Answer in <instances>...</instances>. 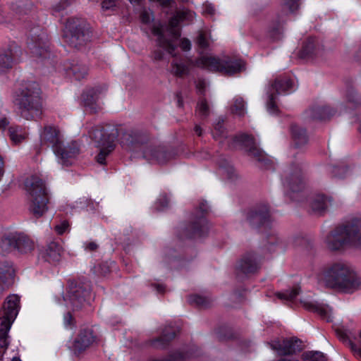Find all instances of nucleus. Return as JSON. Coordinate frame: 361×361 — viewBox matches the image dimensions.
I'll list each match as a JSON object with an SVG mask.
<instances>
[{"instance_id":"nucleus-1","label":"nucleus","mask_w":361,"mask_h":361,"mask_svg":"<svg viewBox=\"0 0 361 361\" xmlns=\"http://www.w3.org/2000/svg\"><path fill=\"white\" fill-rule=\"evenodd\" d=\"M89 136L96 147L114 149L118 137L127 146H133L145 142L147 136L135 129H124L121 126L104 124L96 126L89 131Z\"/></svg>"},{"instance_id":"nucleus-2","label":"nucleus","mask_w":361,"mask_h":361,"mask_svg":"<svg viewBox=\"0 0 361 361\" xmlns=\"http://www.w3.org/2000/svg\"><path fill=\"white\" fill-rule=\"evenodd\" d=\"M42 146L51 147L55 154L57 161L62 166H71L80 153V145L76 140L63 144V135L55 126H45L39 133Z\"/></svg>"},{"instance_id":"nucleus-3","label":"nucleus","mask_w":361,"mask_h":361,"mask_svg":"<svg viewBox=\"0 0 361 361\" xmlns=\"http://www.w3.org/2000/svg\"><path fill=\"white\" fill-rule=\"evenodd\" d=\"M327 286L344 293H353L360 286V281L353 269L346 263L337 262L330 264L324 272Z\"/></svg>"},{"instance_id":"nucleus-4","label":"nucleus","mask_w":361,"mask_h":361,"mask_svg":"<svg viewBox=\"0 0 361 361\" xmlns=\"http://www.w3.org/2000/svg\"><path fill=\"white\" fill-rule=\"evenodd\" d=\"M325 243L332 251L340 250L347 245L361 248V220L354 219L336 226L326 235Z\"/></svg>"},{"instance_id":"nucleus-5","label":"nucleus","mask_w":361,"mask_h":361,"mask_svg":"<svg viewBox=\"0 0 361 361\" xmlns=\"http://www.w3.org/2000/svg\"><path fill=\"white\" fill-rule=\"evenodd\" d=\"M16 104L24 111H42L43 98L38 83L35 81H21L16 90Z\"/></svg>"},{"instance_id":"nucleus-6","label":"nucleus","mask_w":361,"mask_h":361,"mask_svg":"<svg viewBox=\"0 0 361 361\" xmlns=\"http://www.w3.org/2000/svg\"><path fill=\"white\" fill-rule=\"evenodd\" d=\"M25 187L29 194L30 212L37 218L42 216L47 210L49 195L44 182L37 176L26 178Z\"/></svg>"},{"instance_id":"nucleus-7","label":"nucleus","mask_w":361,"mask_h":361,"mask_svg":"<svg viewBox=\"0 0 361 361\" xmlns=\"http://www.w3.org/2000/svg\"><path fill=\"white\" fill-rule=\"evenodd\" d=\"M19 302L18 295H10L6 298L3 309L0 311V348L5 350L9 344L8 333L18 313Z\"/></svg>"},{"instance_id":"nucleus-8","label":"nucleus","mask_w":361,"mask_h":361,"mask_svg":"<svg viewBox=\"0 0 361 361\" xmlns=\"http://www.w3.org/2000/svg\"><path fill=\"white\" fill-rule=\"evenodd\" d=\"M195 65L202 68L228 75L240 72L245 68V64L241 60H221L212 55L202 56L196 61Z\"/></svg>"},{"instance_id":"nucleus-9","label":"nucleus","mask_w":361,"mask_h":361,"mask_svg":"<svg viewBox=\"0 0 361 361\" xmlns=\"http://www.w3.org/2000/svg\"><path fill=\"white\" fill-rule=\"evenodd\" d=\"M231 145L233 147H235L238 145L245 147L247 155L257 161L259 167L266 169L272 168V161L262 149L256 146L253 137L246 134L236 135L233 138Z\"/></svg>"},{"instance_id":"nucleus-10","label":"nucleus","mask_w":361,"mask_h":361,"mask_svg":"<svg viewBox=\"0 0 361 361\" xmlns=\"http://www.w3.org/2000/svg\"><path fill=\"white\" fill-rule=\"evenodd\" d=\"M283 186L292 192L302 190L306 184V174L300 164H293L283 172L282 177Z\"/></svg>"},{"instance_id":"nucleus-11","label":"nucleus","mask_w":361,"mask_h":361,"mask_svg":"<svg viewBox=\"0 0 361 361\" xmlns=\"http://www.w3.org/2000/svg\"><path fill=\"white\" fill-rule=\"evenodd\" d=\"M293 91V82L287 78H277L267 87L268 101L267 109L270 111H279L276 104V95L289 94Z\"/></svg>"},{"instance_id":"nucleus-12","label":"nucleus","mask_w":361,"mask_h":361,"mask_svg":"<svg viewBox=\"0 0 361 361\" xmlns=\"http://www.w3.org/2000/svg\"><path fill=\"white\" fill-rule=\"evenodd\" d=\"M90 287L89 284L81 286L75 281H69L68 290L63 299L66 306L73 310H79L84 305L86 298L90 295Z\"/></svg>"},{"instance_id":"nucleus-13","label":"nucleus","mask_w":361,"mask_h":361,"mask_svg":"<svg viewBox=\"0 0 361 361\" xmlns=\"http://www.w3.org/2000/svg\"><path fill=\"white\" fill-rule=\"evenodd\" d=\"M65 37L75 47L82 46L90 39V33L80 24H77L73 20H69L66 24Z\"/></svg>"},{"instance_id":"nucleus-14","label":"nucleus","mask_w":361,"mask_h":361,"mask_svg":"<svg viewBox=\"0 0 361 361\" xmlns=\"http://www.w3.org/2000/svg\"><path fill=\"white\" fill-rule=\"evenodd\" d=\"M175 154L171 151H168L162 147H147L143 151V157L148 161L157 164H164L171 160Z\"/></svg>"},{"instance_id":"nucleus-15","label":"nucleus","mask_w":361,"mask_h":361,"mask_svg":"<svg viewBox=\"0 0 361 361\" xmlns=\"http://www.w3.org/2000/svg\"><path fill=\"white\" fill-rule=\"evenodd\" d=\"M195 17V13L185 8L177 11L176 14L169 21L167 30L171 36L177 39L180 36L178 25L180 22H190Z\"/></svg>"},{"instance_id":"nucleus-16","label":"nucleus","mask_w":361,"mask_h":361,"mask_svg":"<svg viewBox=\"0 0 361 361\" xmlns=\"http://www.w3.org/2000/svg\"><path fill=\"white\" fill-rule=\"evenodd\" d=\"M269 211L265 204L257 206L246 213V219L252 226L264 225L269 222Z\"/></svg>"},{"instance_id":"nucleus-17","label":"nucleus","mask_w":361,"mask_h":361,"mask_svg":"<svg viewBox=\"0 0 361 361\" xmlns=\"http://www.w3.org/2000/svg\"><path fill=\"white\" fill-rule=\"evenodd\" d=\"M301 341L297 338L285 339L282 343L274 341L271 343V348L277 351L280 355H290L302 350Z\"/></svg>"},{"instance_id":"nucleus-18","label":"nucleus","mask_w":361,"mask_h":361,"mask_svg":"<svg viewBox=\"0 0 361 361\" xmlns=\"http://www.w3.org/2000/svg\"><path fill=\"white\" fill-rule=\"evenodd\" d=\"M207 222L202 215L195 219L184 229V236L187 238L201 237L207 230Z\"/></svg>"},{"instance_id":"nucleus-19","label":"nucleus","mask_w":361,"mask_h":361,"mask_svg":"<svg viewBox=\"0 0 361 361\" xmlns=\"http://www.w3.org/2000/svg\"><path fill=\"white\" fill-rule=\"evenodd\" d=\"M300 302L305 309L317 312L326 322H329L332 320L331 315V310L329 306L319 304L310 298H302L300 300Z\"/></svg>"},{"instance_id":"nucleus-20","label":"nucleus","mask_w":361,"mask_h":361,"mask_svg":"<svg viewBox=\"0 0 361 361\" xmlns=\"http://www.w3.org/2000/svg\"><path fill=\"white\" fill-rule=\"evenodd\" d=\"M258 268V260L252 252L245 255L236 265V270L245 274L254 273Z\"/></svg>"},{"instance_id":"nucleus-21","label":"nucleus","mask_w":361,"mask_h":361,"mask_svg":"<svg viewBox=\"0 0 361 361\" xmlns=\"http://www.w3.org/2000/svg\"><path fill=\"white\" fill-rule=\"evenodd\" d=\"M14 269L7 262L0 263V292L7 289L13 282Z\"/></svg>"},{"instance_id":"nucleus-22","label":"nucleus","mask_w":361,"mask_h":361,"mask_svg":"<svg viewBox=\"0 0 361 361\" xmlns=\"http://www.w3.org/2000/svg\"><path fill=\"white\" fill-rule=\"evenodd\" d=\"M95 341L93 332L90 329L81 331L78 336L75 339L73 348L75 351L81 352L88 348Z\"/></svg>"},{"instance_id":"nucleus-23","label":"nucleus","mask_w":361,"mask_h":361,"mask_svg":"<svg viewBox=\"0 0 361 361\" xmlns=\"http://www.w3.org/2000/svg\"><path fill=\"white\" fill-rule=\"evenodd\" d=\"M15 250L20 253L27 254L35 247L34 242L23 233H14Z\"/></svg>"},{"instance_id":"nucleus-24","label":"nucleus","mask_w":361,"mask_h":361,"mask_svg":"<svg viewBox=\"0 0 361 361\" xmlns=\"http://www.w3.org/2000/svg\"><path fill=\"white\" fill-rule=\"evenodd\" d=\"M331 198L322 195H317L312 197L310 205L313 212L322 214L331 206Z\"/></svg>"},{"instance_id":"nucleus-25","label":"nucleus","mask_w":361,"mask_h":361,"mask_svg":"<svg viewBox=\"0 0 361 361\" xmlns=\"http://www.w3.org/2000/svg\"><path fill=\"white\" fill-rule=\"evenodd\" d=\"M13 65V54L10 46L0 50V73H3L12 68Z\"/></svg>"},{"instance_id":"nucleus-26","label":"nucleus","mask_w":361,"mask_h":361,"mask_svg":"<svg viewBox=\"0 0 361 361\" xmlns=\"http://www.w3.org/2000/svg\"><path fill=\"white\" fill-rule=\"evenodd\" d=\"M291 135L294 144L297 147L302 146L307 143L308 135L306 130L296 124L291 126Z\"/></svg>"},{"instance_id":"nucleus-27","label":"nucleus","mask_w":361,"mask_h":361,"mask_svg":"<svg viewBox=\"0 0 361 361\" xmlns=\"http://www.w3.org/2000/svg\"><path fill=\"white\" fill-rule=\"evenodd\" d=\"M336 334L341 341H342L343 343H345L350 348L351 350L353 352L355 355L361 357V329L359 333L358 339L360 346H357L350 339L349 336L346 331L343 330H337Z\"/></svg>"},{"instance_id":"nucleus-28","label":"nucleus","mask_w":361,"mask_h":361,"mask_svg":"<svg viewBox=\"0 0 361 361\" xmlns=\"http://www.w3.org/2000/svg\"><path fill=\"white\" fill-rule=\"evenodd\" d=\"M152 32L154 35L157 36V41L159 47L165 49L169 54H173L176 47L171 41L166 40L164 38L162 27L159 26H154L152 27Z\"/></svg>"},{"instance_id":"nucleus-29","label":"nucleus","mask_w":361,"mask_h":361,"mask_svg":"<svg viewBox=\"0 0 361 361\" xmlns=\"http://www.w3.org/2000/svg\"><path fill=\"white\" fill-rule=\"evenodd\" d=\"M68 73L72 75L77 80L85 78L88 74L87 67L82 63H73L68 68Z\"/></svg>"},{"instance_id":"nucleus-30","label":"nucleus","mask_w":361,"mask_h":361,"mask_svg":"<svg viewBox=\"0 0 361 361\" xmlns=\"http://www.w3.org/2000/svg\"><path fill=\"white\" fill-rule=\"evenodd\" d=\"M9 137L15 145H18L26 140L27 132L19 126H11L8 128Z\"/></svg>"},{"instance_id":"nucleus-31","label":"nucleus","mask_w":361,"mask_h":361,"mask_svg":"<svg viewBox=\"0 0 361 361\" xmlns=\"http://www.w3.org/2000/svg\"><path fill=\"white\" fill-rule=\"evenodd\" d=\"M61 252L62 247L59 243L51 242L46 249L47 259L53 262L59 261Z\"/></svg>"},{"instance_id":"nucleus-32","label":"nucleus","mask_w":361,"mask_h":361,"mask_svg":"<svg viewBox=\"0 0 361 361\" xmlns=\"http://www.w3.org/2000/svg\"><path fill=\"white\" fill-rule=\"evenodd\" d=\"M175 336L176 331L174 330L170 332L167 329H165L162 332V336L160 338L154 340L152 345L156 348H164Z\"/></svg>"},{"instance_id":"nucleus-33","label":"nucleus","mask_w":361,"mask_h":361,"mask_svg":"<svg viewBox=\"0 0 361 361\" xmlns=\"http://www.w3.org/2000/svg\"><path fill=\"white\" fill-rule=\"evenodd\" d=\"M14 240V233L3 237L0 241V249L1 251L8 252L12 250H15Z\"/></svg>"},{"instance_id":"nucleus-34","label":"nucleus","mask_w":361,"mask_h":361,"mask_svg":"<svg viewBox=\"0 0 361 361\" xmlns=\"http://www.w3.org/2000/svg\"><path fill=\"white\" fill-rule=\"evenodd\" d=\"M172 72L178 77L186 75L189 73V66L182 61H174L172 63Z\"/></svg>"},{"instance_id":"nucleus-35","label":"nucleus","mask_w":361,"mask_h":361,"mask_svg":"<svg viewBox=\"0 0 361 361\" xmlns=\"http://www.w3.org/2000/svg\"><path fill=\"white\" fill-rule=\"evenodd\" d=\"M264 247L269 252H281L283 249L282 243L279 242L274 236L269 238L267 243L264 245Z\"/></svg>"},{"instance_id":"nucleus-36","label":"nucleus","mask_w":361,"mask_h":361,"mask_svg":"<svg viewBox=\"0 0 361 361\" xmlns=\"http://www.w3.org/2000/svg\"><path fill=\"white\" fill-rule=\"evenodd\" d=\"M188 302L202 307H207L210 304V300L199 295H192L188 298Z\"/></svg>"},{"instance_id":"nucleus-37","label":"nucleus","mask_w":361,"mask_h":361,"mask_svg":"<svg viewBox=\"0 0 361 361\" xmlns=\"http://www.w3.org/2000/svg\"><path fill=\"white\" fill-rule=\"evenodd\" d=\"M305 361H326L324 355L319 351H309L302 355Z\"/></svg>"},{"instance_id":"nucleus-38","label":"nucleus","mask_w":361,"mask_h":361,"mask_svg":"<svg viewBox=\"0 0 361 361\" xmlns=\"http://www.w3.org/2000/svg\"><path fill=\"white\" fill-rule=\"evenodd\" d=\"M300 293V288L295 287L290 290H287L283 293H278L276 294L277 297L281 300H285L288 301H292L295 300L297 295Z\"/></svg>"},{"instance_id":"nucleus-39","label":"nucleus","mask_w":361,"mask_h":361,"mask_svg":"<svg viewBox=\"0 0 361 361\" xmlns=\"http://www.w3.org/2000/svg\"><path fill=\"white\" fill-rule=\"evenodd\" d=\"M283 31V25L281 23H274L269 29V35L273 39L280 37Z\"/></svg>"},{"instance_id":"nucleus-40","label":"nucleus","mask_w":361,"mask_h":361,"mask_svg":"<svg viewBox=\"0 0 361 361\" xmlns=\"http://www.w3.org/2000/svg\"><path fill=\"white\" fill-rule=\"evenodd\" d=\"M231 110L233 111H239L240 113L247 111V105L244 99L240 97H235L231 105Z\"/></svg>"},{"instance_id":"nucleus-41","label":"nucleus","mask_w":361,"mask_h":361,"mask_svg":"<svg viewBox=\"0 0 361 361\" xmlns=\"http://www.w3.org/2000/svg\"><path fill=\"white\" fill-rule=\"evenodd\" d=\"M82 101L84 105L90 107V109H97L96 98L94 97L93 92L92 91L82 95Z\"/></svg>"},{"instance_id":"nucleus-42","label":"nucleus","mask_w":361,"mask_h":361,"mask_svg":"<svg viewBox=\"0 0 361 361\" xmlns=\"http://www.w3.org/2000/svg\"><path fill=\"white\" fill-rule=\"evenodd\" d=\"M99 149V154L96 156L97 161L103 165L106 164V157L114 150L109 149L107 148L97 147Z\"/></svg>"},{"instance_id":"nucleus-43","label":"nucleus","mask_w":361,"mask_h":361,"mask_svg":"<svg viewBox=\"0 0 361 361\" xmlns=\"http://www.w3.org/2000/svg\"><path fill=\"white\" fill-rule=\"evenodd\" d=\"M221 173L226 176L229 180H233L237 178V174L233 166L228 164L225 166H221Z\"/></svg>"},{"instance_id":"nucleus-44","label":"nucleus","mask_w":361,"mask_h":361,"mask_svg":"<svg viewBox=\"0 0 361 361\" xmlns=\"http://www.w3.org/2000/svg\"><path fill=\"white\" fill-rule=\"evenodd\" d=\"M200 47L205 49L209 47V42L207 39V35L204 30H200L197 39Z\"/></svg>"},{"instance_id":"nucleus-45","label":"nucleus","mask_w":361,"mask_h":361,"mask_svg":"<svg viewBox=\"0 0 361 361\" xmlns=\"http://www.w3.org/2000/svg\"><path fill=\"white\" fill-rule=\"evenodd\" d=\"M30 46L33 54L39 56L46 57V53L47 50L46 48L40 47V43H32Z\"/></svg>"},{"instance_id":"nucleus-46","label":"nucleus","mask_w":361,"mask_h":361,"mask_svg":"<svg viewBox=\"0 0 361 361\" xmlns=\"http://www.w3.org/2000/svg\"><path fill=\"white\" fill-rule=\"evenodd\" d=\"M300 6V0H284L283 8L293 13Z\"/></svg>"},{"instance_id":"nucleus-47","label":"nucleus","mask_w":361,"mask_h":361,"mask_svg":"<svg viewBox=\"0 0 361 361\" xmlns=\"http://www.w3.org/2000/svg\"><path fill=\"white\" fill-rule=\"evenodd\" d=\"M223 119H219L215 124H214V137L216 139L217 137H223L225 135L224 128L223 126Z\"/></svg>"},{"instance_id":"nucleus-48","label":"nucleus","mask_w":361,"mask_h":361,"mask_svg":"<svg viewBox=\"0 0 361 361\" xmlns=\"http://www.w3.org/2000/svg\"><path fill=\"white\" fill-rule=\"evenodd\" d=\"M169 199L166 195H160L156 202V208L157 210H163L168 207Z\"/></svg>"},{"instance_id":"nucleus-49","label":"nucleus","mask_w":361,"mask_h":361,"mask_svg":"<svg viewBox=\"0 0 361 361\" xmlns=\"http://www.w3.org/2000/svg\"><path fill=\"white\" fill-rule=\"evenodd\" d=\"M140 18L142 22L145 24H149L154 20L151 11L146 9L142 11Z\"/></svg>"},{"instance_id":"nucleus-50","label":"nucleus","mask_w":361,"mask_h":361,"mask_svg":"<svg viewBox=\"0 0 361 361\" xmlns=\"http://www.w3.org/2000/svg\"><path fill=\"white\" fill-rule=\"evenodd\" d=\"M314 49V43L312 39H310L307 44L303 47L302 50V56H306L312 53Z\"/></svg>"},{"instance_id":"nucleus-51","label":"nucleus","mask_w":361,"mask_h":361,"mask_svg":"<svg viewBox=\"0 0 361 361\" xmlns=\"http://www.w3.org/2000/svg\"><path fill=\"white\" fill-rule=\"evenodd\" d=\"M69 224L68 221H63L60 224L55 226V230L59 235L63 234L66 231L68 230Z\"/></svg>"},{"instance_id":"nucleus-52","label":"nucleus","mask_w":361,"mask_h":361,"mask_svg":"<svg viewBox=\"0 0 361 361\" xmlns=\"http://www.w3.org/2000/svg\"><path fill=\"white\" fill-rule=\"evenodd\" d=\"M198 110L200 112L204 113L211 111V107L207 101L202 99L197 104Z\"/></svg>"},{"instance_id":"nucleus-53","label":"nucleus","mask_w":361,"mask_h":361,"mask_svg":"<svg viewBox=\"0 0 361 361\" xmlns=\"http://www.w3.org/2000/svg\"><path fill=\"white\" fill-rule=\"evenodd\" d=\"M83 247L85 250L91 252L96 250L98 248V245L95 242L86 241L83 243Z\"/></svg>"},{"instance_id":"nucleus-54","label":"nucleus","mask_w":361,"mask_h":361,"mask_svg":"<svg viewBox=\"0 0 361 361\" xmlns=\"http://www.w3.org/2000/svg\"><path fill=\"white\" fill-rule=\"evenodd\" d=\"M117 0H103L102 6V8L105 10L110 9L115 6Z\"/></svg>"},{"instance_id":"nucleus-55","label":"nucleus","mask_w":361,"mask_h":361,"mask_svg":"<svg viewBox=\"0 0 361 361\" xmlns=\"http://www.w3.org/2000/svg\"><path fill=\"white\" fill-rule=\"evenodd\" d=\"M180 47L183 51L190 50L191 48L190 41L188 39H183L180 42Z\"/></svg>"},{"instance_id":"nucleus-56","label":"nucleus","mask_w":361,"mask_h":361,"mask_svg":"<svg viewBox=\"0 0 361 361\" xmlns=\"http://www.w3.org/2000/svg\"><path fill=\"white\" fill-rule=\"evenodd\" d=\"M63 320H64V325L66 328L72 327L73 317L70 313H67L66 314H65Z\"/></svg>"},{"instance_id":"nucleus-57","label":"nucleus","mask_w":361,"mask_h":361,"mask_svg":"<svg viewBox=\"0 0 361 361\" xmlns=\"http://www.w3.org/2000/svg\"><path fill=\"white\" fill-rule=\"evenodd\" d=\"M330 114H316V116L313 118V119L321 122H326L330 120Z\"/></svg>"},{"instance_id":"nucleus-58","label":"nucleus","mask_w":361,"mask_h":361,"mask_svg":"<svg viewBox=\"0 0 361 361\" xmlns=\"http://www.w3.org/2000/svg\"><path fill=\"white\" fill-rule=\"evenodd\" d=\"M347 169L346 168H344V167H342V168H338V167H336L334 168V173L336 176H338L339 178H343V176L341 175L338 173V171H341L342 173H346L347 172Z\"/></svg>"},{"instance_id":"nucleus-59","label":"nucleus","mask_w":361,"mask_h":361,"mask_svg":"<svg viewBox=\"0 0 361 361\" xmlns=\"http://www.w3.org/2000/svg\"><path fill=\"white\" fill-rule=\"evenodd\" d=\"M200 209L202 212V214L207 213L209 210V206L207 204V202H202L200 204Z\"/></svg>"},{"instance_id":"nucleus-60","label":"nucleus","mask_w":361,"mask_h":361,"mask_svg":"<svg viewBox=\"0 0 361 361\" xmlns=\"http://www.w3.org/2000/svg\"><path fill=\"white\" fill-rule=\"evenodd\" d=\"M9 122L8 121L6 118H2L0 119V129L5 130L6 126L8 125Z\"/></svg>"},{"instance_id":"nucleus-61","label":"nucleus","mask_w":361,"mask_h":361,"mask_svg":"<svg viewBox=\"0 0 361 361\" xmlns=\"http://www.w3.org/2000/svg\"><path fill=\"white\" fill-rule=\"evenodd\" d=\"M204 12L212 15L214 13V8L212 6H207Z\"/></svg>"},{"instance_id":"nucleus-62","label":"nucleus","mask_w":361,"mask_h":361,"mask_svg":"<svg viewBox=\"0 0 361 361\" xmlns=\"http://www.w3.org/2000/svg\"><path fill=\"white\" fill-rule=\"evenodd\" d=\"M154 57L156 60H161L163 57V54L160 51H155Z\"/></svg>"},{"instance_id":"nucleus-63","label":"nucleus","mask_w":361,"mask_h":361,"mask_svg":"<svg viewBox=\"0 0 361 361\" xmlns=\"http://www.w3.org/2000/svg\"><path fill=\"white\" fill-rule=\"evenodd\" d=\"M195 133H196L199 136H200V135H202V128H201V127H200V126H196L195 127Z\"/></svg>"},{"instance_id":"nucleus-64","label":"nucleus","mask_w":361,"mask_h":361,"mask_svg":"<svg viewBox=\"0 0 361 361\" xmlns=\"http://www.w3.org/2000/svg\"><path fill=\"white\" fill-rule=\"evenodd\" d=\"M157 290L158 292H163L164 290V287L162 285H157L156 286Z\"/></svg>"}]
</instances>
